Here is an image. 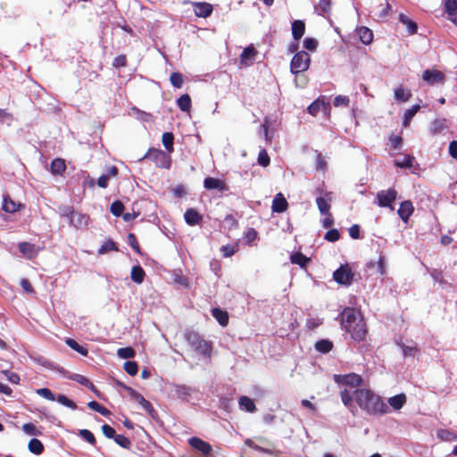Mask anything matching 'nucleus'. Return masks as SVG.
Masks as SVG:
<instances>
[{
    "label": "nucleus",
    "mask_w": 457,
    "mask_h": 457,
    "mask_svg": "<svg viewBox=\"0 0 457 457\" xmlns=\"http://www.w3.org/2000/svg\"><path fill=\"white\" fill-rule=\"evenodd\" d=\"M354 396L359 407L369 415L380 416L389 411V408L383 399L370 389H356Z\"/></svg>",
    "instance_id": "1"
},
{
    "label": "nucleus",
    "mask_w": 457,
    "mask_h": 457,
    "mask_svg": "<svg viewBox=\"0 0 457 457\" xmlns=\"http://www.w3.org/2000/svg\"><path fill=\"white\" fill-rule=\"evenodd\" d=\"M341 325L354 341H362L366 335V325L360 311L345 308L341 313Z\"/></svg>",
    "instance_id": "2"
},
{
    "label": "nucleus",
    "mask_w": 457,
    "mask_h": 457,
    "mask_svg": "<svg viewBox=\"0 0 457 457\" xmlns=\"http://www.w3.org/2000/svg\"><path fill=\"white\" fill-rule=\"evenodd\" d=\"M311 58L305 51L296 53L291 60L290 71L293 74L303 72L309 69Z\"/></svg>",
    "instance_id": "3"
},
{
    "label": "nucleus",
    "mask_w": 457,
    "mask_h": 457,
    "mask_svg": "<svg viewBox=\"0 0 457 457\" xmlns=\"http://www.w3.org/2000/svg\"><path fill=\"white\" fill-rule=\"evenodd\" d=\"M124 390L150 415L152 419H158V413L154 408L153 404L148 400H146L140 393L136 391L131 386H124Z\"/></svg>",
    "instance_id": "4"
},
{
    "label": "nucleus",
    "mask_w": 457,
    "mask_h": 457,
    "mask_svg": "<svg viewBox=\"0 0 457 457\" xmlns=\"http://www.w3.org/2000/svg\"><path fill=\"white\" fill-rule=\"evenodd\" d=\"M145 158H147L154 162L155 165L159 168L169 169L170 167V156L169 155V154H166L162 150L151 149L145 155Z\"/></svg>",
    "instance_id": "5"
},
{
    "label": "nucleus",
    "mask_w": 457,
    "mask_h": 457,
    "mask_svg": "<svg viewBox=\"0 0 457 457\" xmlns=\"http://www.w3.org/2000/svg\"><path fill=\"white\" fill-rule=\"evenodd\" d=\"M316 204L319 211L322 215H328L330 211V203L333 200V193L323 191L321 188L317 189Z\"/></svg>",
    "instance_id": "6"
},
{
    "label": "nucleus",
    "mask_w": 457,
    "mask_h": 457,
    "mask_svg": "<svg viewBox=\"0 0 457 457\" xmlns=\"http://www.w3.org/2000/svg\"><path fill=\"white\" fill-rule=\"evenodd\" d=\"M397 197V192L393 188L381 190L377 193V204L379 207H388L394 209L392 204Z\"/></svg>",
    "instance_id": "7"
},
{
    "label": "nucleus",
    "mask_w": 457,
    "mask_h": 457,
    "mask_svg": "<svg viewBox=\"0 0 457 457\" xmlns=\"http://www.w3.org/2000/svg\"><path fill=\"white\" fill-rule=\"evenodd\" d=\"M212 345H190V350H188V357L196 359L198 361L202 359L208 360L211 356Z\"/></svg>",
    "instance_id": "8"
},
{
    "label": "nucleus",
    "mask_w": 457,
    "mask_h": 457,
    "mask_svg": "<svg viewBox=\"0 0 457 457\" xmlns=\"http://www.w3.org/2000/svg\"><path fill=\"white\" fill-rule=\"evenodd\" d=\"M333 278L338 284L349 286L353 280V274L347 265L341 266L334 271Z\"/></svg>",
    "instance_id": "9"
},
{
    "label": "nucleus",
    "mask_w": 457,
    "mask_h": 457,
    "mask_svg": "<svg viewBox=\"0 0 457 457\" xmlns=\"http://www.w3.org/2000/svg\"><path fill=\"white\" fill-rule=\"evenodd\" d=\"M422 79L428 85L443 84L445 82V75L437 70H425L422 73Z\"/></svg>",
    "instance_id": "10"
},
{
    "label": "nucleus",
    "mask_w": 457,
    "mask_h": 457,
    "mask_svg": "<svg viewBox=\"0 0 457 457\" xmlns=\"http://www.w3.org/2000/svg\"><path fill=\"white\" fill-rule=\"evenodd\" d=\"M188 443L192 448L201 453L204 457H208L212 451V445L199 437H191Z\"/></svg>",
    "instance_id": "11"
},
{
    "label": "nucleus",
    "mask_w": 457,
    "mask_h": 457,
    "mask_svg": "<svg viewBox=\"0 0 457 457\" xmlns=\"http://www.w3.org/2000/svg\"><path fill=\"white\" fill-rule=\"evenodd\" d=\"M330 110V104L320 98L308 106L309 113L313 116L317 115L320 112H322L325 115L328 116Z\"/></svg>",
    "instance_id": "12"
},
{
    "label": "nucleus",
    "mask_w": 457,
    "mask_h": 457,
    "mask_svg": "<svg viewBox=\"0 0 457 457\" xmlns=\"http://www.w3.org/2000/svg\"><path fill=\"white\" fill-rule=\"evenodd\" d=\"M62 372L65 375V377L68 379L76 381L77 383H79V384H80V385L89 388L95 394H97V389L96 388L94 384L87 377H85L83 375H80V374L69 373V372H67V371H65L63 370H62Z\"/></svg>",
    "instance_id": "13"
},
{
    "label": "nucleus",
    "mask_w": 457,
    "mask_h": 457,
    "mask_svg": "<svg viewBox=\"0 0 457 457\" xmlns=\"http://www.w3.org/2000/svg\"><path fill=\"white\" fill-rule=\"evenodd\" d=\"M413 212H414L413 204L409 200L403 201V203H401L400 207L397 211L398 215L400 216V218L402 219V220L404 223L408 222V220H409L410 217L412 215Z\"/></svg>",
    "instance_id": "14"
},
{
    "label": "nucleus",
    "mask_w": 457,
    "mask_h": 457,
    "mask_svg": "<svg viewBox=\"0 0 457 457\" xmlns=\"http://www.w3.org/2000/svg\"><path fill=\"white\" fill-rule=\"evenodd\" d=\"M89 217L86 214L71 212L70 223L77 228H82L88 225Z\"/></svg>",
    "instance_id": "15"
},
{
    "label": "nucleus",
    "mask_w": 457,
    "mask_h": 457,
    "mask_svg": "<svg viewBox=\"0 0 457 457\" xmlns=\"http://www.w3.org/2000/svg\"><path fill=\"white\" fill-rule=\"evenodd\" d=\"M194 12L197 17L207 18L212 12V5L208 3H193Z\"/></svg>",
    "instance_id": "16"
},
{
    "label": "nucleus",
    "mask_w": 457,
    "mask_h": 457,
    "mask_svg": "<svg viewBox=\"0 0 457 457\" xmlns=\"http://www.w3.org/2000/svg\"><path fill=\"white\" fill-rule=\"evenodd\" d=\"M257 54V51L253 46L245 47L240 54V63L244 66L250 65Z\"/></svg>",
    "instance_id": "17"
},
{
    "label": "nucleus",
    "mask_w": 457,
    "mask_h": 457,
    "mask_svg": "<svg viewBox=\"0 0 457 457\" xmlns=\"http://www.w3.org/2000/svg\"><path fill=\"white\" fill-rule=\"evenodd\" d=\"M24 208V205L14 202L9 195H4L3 199L2 210L8 213H14Z\"/></svg>",
    "instance_id": "18"
},
{
    "label": "nucleus",
    "mask_w": 457,
    "mask_h": 457,
    "mask_svg": "<svg viewBox=\"0 0 457 457\" xmlns=\"http://www.w3.org/2000/svg\"><path fill=\"white\" fill-rule=\"evenodd\" d=\"M204 186L208 190L217 189L223 192L227 189L226 184L223 180L211 177L204 179Z\"/></svg>",
    "instance_id": "19"
},
{
    "label": "nucleus",
    "mask_w": 457,
    "mask_h": 457,
    "mask_svg": "<svg viewBox=\"0 0 457 457\" xmlns=\"http://www.w3.org/2000/svg\"><path fill=\"white\" fill-rule=\"evenodd\" d=\"M288 204L281 193L275 195L272 202V211L274 212H284L287 209Z\"/></svg>",
    "instance_id": "20"
},
{
    "label": "nucleus",
    "mask_w": 457,
    "mask_h": 457,
    "mask_svg": "<svg viewBox=\"0 0 457 457\" xmlns=\"http://www.w3.org/2000/svg\"><path fill=\"white\" fill-rule=\"evenodd\" d=\"M19 250L27 259H32L37 254L35 245L29 242L20 243Z\"/></svg>",
    "instance_id": "21"
},
{
    "label": "nucleus",
    "mask_w": 457,
    "mask_h": 457,
    "mask_svg": "<svg viewBox=\"0 0 457 457\" xmlns=\"http://www.w3.org/2000/svg\"><path fill=\"white\" fill-rule=\"evenodd\" d=\"M184 219L188 225L195 226L202 221L203 217L195 209L189 208L184 213Z\"/></svg>",
    "instance_id": "22"
},
{
    "label": "nucleus",
    "mask_w": 457,
    "mask_h": 457,
    "mask_svg": "<svg viewBox=\"0 0 457 457\" xmlns=\"http://www.w3.org/2000/svg\"><path fill=\"white\" fill-rule=\"evenodd\" d=\"M407 397L404 394H399L388 398V403L394 410H400L405 404Z\"/></svg>",
    "instance_id": "23"
},
{
    "label": "nucleus",
    "mask_w": 457,
    "mask_h": 457,
    "mask_svg": "<svg viewBox=\"0 0 457 457\" xmlns=\"http://www.w3.org/2000/svg\"><path fill=\"white\" fill-rule=\"evenodd\" d=\"M445 10L450 20L457 26V0H445Z\"/></svg>",
    "instance_id": "24"
},
{
    "label": "nucleus",
    "mask_w": 457,
    "mask_h": 457,
    "mask_svg": "<svg viewBox=\"0 0 457 457\" xmlns=\"http://www.w3.org/2000/svg\"><path fill=\"white\" fill-rule=\"evenodd\" d=\"M360 40L364 45H370L373 41V32L367 27H361L357 29Z\"/></svg>",
    "instance_id": "25"
},
{
    "label": "nucleus",
    "mask_w": 457,
    "mask_h": 457,
    "mask_svg": "<svg viewBox=\"0 0 457 457\" xmlns=\"http://www.w3.org/2000/svg\"><path fill=\"white\" fill-rule=\"evenodd\" d=\"M238 403L240 408L247 412H253L256 410L253 400L248 396H241L238 400Z\"/></svg>",
    "instance_id": "26"
},
{
    "label": "nucleus",
    "mask_w": 457,
    "mask_h": 457,
    "mask_svg": "<svg viewBox=\"0 0 457 457\" xmlns=\"http://www.w3.org/2000/svg\"><path fill=\"white\" fill-rule=\"evenodd\" d=\"M305 25L302 21H295L292 23V35L295 40H299L304 34Z\"/></svg>",
    "instance_id": "27"
},
{
    "label": "nucleus",
    "mask_w": 457,
    "mask_h": 457,
    "mask_svg": "<svg viewBox=\"0 0 457 457\" xmlns=\"http://www.w3.org/2000/svg\"><path fill=\"white\" fill-rule=\"evenodd\" d=\"M399 21L401 23L406 26L407 33L409 35H413L417 32V24L403 13L399 14Z\"/></svg>",
    "instance_id": "28"
},
{
    "label": "nucleus",
    "mask_w": 457,
    "mask_h": 457,
    "mask_svg": "<svg viewBox=\"0 0 457 457\" xmlns=\"http://www.w3.org/2000/svg\"><path fill=\"white\" fill-rule=\"evenodd\" d=\"M446 128V120L445 119H436L434 120L429 126V132L432 135H436L443 131Z\"/></svg>",
    "instance_id": "29"
},
{
    "label": "nucleus",
    "mask_w": 457,
    "mask_h": 457,
    "mask_svg": "<svg viewBox=\"0 0 457 457\" xmlns=\"http://www.w3.org/2000/svg\"><path fill=\"white\" fill-rule=\"evenodd\" d=\"M362 378L356 373L345 374V385L352 387L360 386L362 384Z\"/></svg>",
    "instance_id": "30"
},
{
    "label": "nucleus",
    "mask_w": 457,
    "mask_h": 457,
    "mask_svg": "<svg viewBox=\"0 0 457 457\" xmlns=\"http://www.w3.org/2000/svg\"><path fill=\"white\" fill-rule=\"evenodd\" d=\"M28 448L30 453H32L36 455L41 454L45 450V447H44V445L42 444V442L37 438H32L29 440V444H28Z\"/></svg>",
    "instance_id": "31"
},
{
    "label": "nucleus",
    "mask_w": 457,
    "mask_h": 457,
    "mask_svg": "<svg viewBox=\"0 0 457 457\" xmlns=\"http://www.w3.org/2000/svg\"><path fill=\"white\" fill-rule=\"evenodd\" d=\"M212 316L217 320V321L221 326H226L228 322V312L225 311H222L219 308H214L212 311Z\"/></svg>",
    "instance_id": "32"
},
{
    "label": "nucleus",
    "mask_w": 457,
    "mask_h": 457,
    "mask_svg": "<svg viewBox=\"0 0 457 457\" xmlns=\"http://www.w3.org/2000/svg\"><path fill=\"white\" fill-rule=\"evenodd\" d=\"M66 169L65 162L62 159H54L51 163V172L54 175L62 174Z\"/></svg>",
    "instance_id": "33"
},
{
    "label": "nucleus",
    "mask_w": 457,
    "mask_h": 457,
    "mask_svg": "<svg viewBox=\"0 0 457 457\" xmlns=\"http://www.w3.org/2000/svg\"><path fill=\"white\" fill-rule=\"evenodd\" d=\"M145 271L141 266L136 265L131 270V279L137 283L141 284L145 278Z\"/></svg>",
    "instance_id": "34"
},
{
    "label": "nucleus",
    "mask_w": 457,
    "mask_h": 457,
    "mask_svg": "<svg viewBox=\"0 0 457 457\" xmlns=\"http://www.w3.org/2000/svg\"><path fill=\"white\" fill-rule=\"evenodd\" d=\"M414 157L409 154H404L402 158L395 161V166L399 168H411L413 165Z\"/></svg>",
    "instance_id": "35"
},
{
    "label": "nucleus",
    "mask_w": 457,
    "mask_h": 457,
    "mask_svg": "<svg viewBox=\"0 0 457 457\" xmlns=\"http://www.w3.org/2000/svg\"><path fill=\"white\" fill-rule=\"evenodd\" d=\"M178 106L183 112H189L191 108V98L187 94L182 95L177 100Z\"/></svg>",
    "instance_id": "36"
},
{
    "label": "nucleus",
    "mask_w": 457,
    "mask_h": 457,
    "mask_svg": "<svg viewBox=\"0 0 457 457\" xmlns=\"http://www.w3.org/2000/svg\"><path fill=\"white\" fill-rule=\"evenodd\" d=\"M173 140H174V137H173L172 133L165 132V133L162 134V142L165 149L169 153H172L173 150H174V148H173Z\"/></svg>",
    "instance_id": "37"
},
{
    "label": "nucleus",
    "mask_w": 457,
    "mask_h": 457,
    "mask_svg": "<svg viewBox=\"0 0 457 457\" xmlns=\"http://www.w3.org/2000/svg\"><path fill=\"white\" fill-rule=\"evenodd\" d=\"M395 100L399 101V102H407L411 96V94L410 91H406L403 87H397L395 90Z\"/></svg>",
    "instance_id": "38"
},
{
    "label": "nucleus",
    "mask_w": 457,
    "mask_h": 457,
    "mask_svg": "<svg viewBox=\"0 0 457 457\" xmlns=\"http://www.w3.org/2000/svg\"><path fill=\"white\" fill-rule=\"evenodd\" d=\"M341 400L347 408H353V395L347 389H344L340 393Z\"/></svg>",
    "instance_id": "39"
},
{
    "label": "nucleus",
    "mask_w": 457,
    "mask_h": 457,
    "mask_svg": "<svg viewBox=\"0 0 457 457\" xmlns=\"http://www.w3.org/2000/svg\"><path fill=\"white\" fill-rule=\"evenodd\" d=\"M79 435L81 438H83L85 441H87L91 445H96V439L94 436V434L88 430V429H80L79 430Z\"/></svg>",
    "instance_id": "40"
},
{
    "label": "nucleus",
    "mask_w": 457,
    "mask_h": 457,
    "mask_svg": "<svg viewBox=\"0 0 457 457\" xmlns=\"http://www.w3.org/2000/svg\"><path fill=\"white\" fill-rule=\"evenodd\" d=\"M112 251H118V248L113 241L107 240L98 249V254H100V255L105 254Z\"/></svg>",
    "instance_id": "41"
},
{
    "label": "nucleus",
    "mask_w": 457,
    "mask_h": 457,
    "mask_svg": "<svg viewBox=\"0 0 457 457\" xmlns=\"http://www.w3.org/2000/svg\"><path fill=\"white\" fill-rule=\"evenodd\" d=\"M22 430L29 436H41L42 432L33 423H25L22 425Z\"/></svg>",
    "instance_id": "42"
},
{
    "label": "nucleus",
    "mask_w": 457,
    "mask_h": 457,
    "mask_svg": "<svg viewBox=\"0 0 457 457\" xmlns=\"http://www.w3.org/2000/svg\"><path fill=\"white\" fill-rule=\"evenodd\" d=\"M113 440L117 445L121 446L124 449H130L131 447V441L123 435H115Z\"/></svg>",
    "instance_id": "43"
},
{
    "label": "nucleus",
    "mask_w": 457,
    "mask_h": 457,
    "mask_svg": "<svg viewBox=\"0 0 457 457\" xmlns=\"http://www.w3.org/2000/svg\"><path fill=\"white\" fill-rule=\"evenodd\" d=\"M323 323V320L320 317L310 316L306 320V328L313 330Z\"/></svg>",
    "instance_id": "44"
},
{
    "label": "nucleus",
    "mask_w": 457,
    "mask_h": 457,
    "mask_svg": "<svg viewBox=\"0 0 457 457\" xmlns=\"http://www.w3.org/2000/svg\"><path fill=\"white\" fill-rule=\"evenodd\" d=\"M124 370L129 375L135 376L138 372V365L136 361H127L124 363Z\"/></svg>",
    "instance_id": "45"
},
{
    "label": "nucleus",
    "mask_w": 457,
    "mask_h": 457,
    "mask_svg": "<svg viewBox=\"0 0 457 457\" xmlns=\"http://www.w3.org/2000/svg\"><path fill=\"white\" fill-rule=\"evenodd\" d=\"M170 80L174 87L180 88L183 85V75L179 72H173L170 74Z\"/></svg>",
    "instance_id": "46"
},
{
    "label": "nucleus",
    "mask_w": 457,
    "mask_h": 457,
    "mask_svg": "<svg viewBox=\"0 0 457 457\" xmlns=\"http://www.w3.org/2000/svg\"><path fill=\"white\" fill-rule=\"evenodd\" d=\"M55 400H57V402L60 403L61 404H62L68 408H71V410L77 409V404L64 395H58V396H57V398H55Z\"/></svg>",
    "instance_id": "47"
},
{
    "label": "nucleus",
    "mask_w": 457,
    "mask_h": 457,
    "mask_svg": "<svg viewBox=\"0 0 457 457\" xmlns=\"http://www.w3.org/2000/svg\"><path fill=\"white\" fill-rule=\"evenodd\" d=\"M117 353L122 359H129L135 356L136 352L132 347L127 346L124 348H120Z\"/></svg>",
    "instance_id": "48"
},
{
    "label": "nucleus",
    "mask_w": 457,
    "mask_h": 457,
    "mask_svg": "<svg viewBox=\"0 0 457 457\" xmlns=\"http://www.w3.org/2000/svg\"><path fill=\"white\" fill-rule=\"evenodd\" d=\"M309 259L301 253H296L291 255V262L295 264H298L301 267H304Z\"/></svg>",
    "instance_id": "49"
},
{
    "label": "nucleus",
    "mask_w": 457,
    "mask_h": 457,
    "mask_svg": "<svg viewBox=\"0 0 457 457\" xmlns=\"http://www.w3.org/2000/svg\"><path fill=\"white\" fill-rule=\"evenodd\" d=\"M330 10V2L328 0H320L319 4L316 6V12L320 15H324Z\"/></svg>",
    "instance_id": "50"
},
{
    "label": "nucleus",
    "mask_w": 457,
    "mask_h": 457,
    "mask_svg": "<svg viewBox=\"0 0 457 457\" xmlns=\"http://www.w3.org/2000/svg\"><path fill=\"white\" fill-rule=\"evenodd\" d=\"M350 104V99L348 96H337L335 98H334V102H333V104L335 107H341V106H345L347 107Z\"/></svg>",
    "instance_id": "51"
},
{
    "label": "nucleus",
    "mask_w": 457,
    "mask_h": 457,
    "mask_svg": "<svg viewBox=\"0 0 457 457\" xmlns=\"http://www.w3.org/2000/svg\"><path fill=\"white\" fill-rule=\"evenodd\" d=\"M400 345L402 346L403 354L405 357H414L419 353V349L416 346H410L406 345Z\"/></svg>",
    "instance_id": "52"
},
{
    "label": "nucleus",
    "mask_w": 457,
    "mask_h": 457,
    "mask_svg": "<svg viewBox=\"0 0 457 457\" xmlns=\"http://www.w3.org/2000/svg\"><path fill=\"white\" fill-rule=\"evenodd\" d=\"M431 277L433 279L440 284L442 287H445L446 286H449V283L444 278L443 274L441 271L434 270L431 272Z\"/></svg>",
    "instance_id": "53"
},
{
    "label": "nucleus",
    "mask_w": 457,
    "mask_h": 457,
    "mask_svg": "<svg viewBox=\"0 0 457 457\" xmlns=\"http://www.w3.org/2000/svg\"><path fill=\"white\" fill-rule=\"evenodd\" d=\"M124 206L120 201H115L111 205V212L116 217L121 215Z\"/></svg>",
    "instance_id": "54"
},
{
    "label": "nucleus",
    "mask_w": 457,
    "mask_h": 457,
    "mask_svg": "<svg viewBox=\"0 0 457 457\" xmlns=\"http://www.w3.org/2000/svg\"><path fill=\"white\" fill-rule=\"evenodd\" d=\"M245 444L249 446L250 448L255 450V451H259V452H262V453H269L270 455H272V452L270 450H268V449H265L262 446H259L258 445H256L252 439L250 438H247L245 441Z\"/></svg>",
    "instance_id": "55"
},
{
    "label": "nucleus",
    "mask_w": 457,
    "mask_h": 457,
    "mask_svg": "<svg viewBox=\"0 0 457 457\" xmlns=\"http://www.w3.org/2000/svg\"><path fill=\"white\" fill-rule=\"evenodd\" d=\"M258 163L261 166L267 167L270 164V157L266 152V150H262L258 155Z\"/></svg>",
    "instance_id": "56"
},
{
    "label": "nucleus",
    "mask_w": 457,
    "mask_h": 457,
    "mask_svg": "<svg viewBox=\"0 0 457 457\" xmlns=\"http://www.w3.org/2000/svg\"><path fill=\"white\" fill-rule=\"evenodd\" d=\"M37 395H41L42 397H44L49 401H55V396L49 388L37 389Z\"/></svg>",
    "instance_id": "57"
},
{
    "label": "nucleus",
    "mask_w": 457,
    "mask_h": 457,
    "mask_svg": "<svg viewBox=\"0 0 457 457\" xmlns=\"http://www.w3.org/2000/svg\"><path fill=\"white\" fill-rule=\"evenodd\" d=\"M102 432L107 438H114L116 432L115 429L108 424L102 426Z\"/></svg>",
    "instance_id": "58"
},
{
    "label": "nucleus",
    "mask_w": 457,
    "mask_h": 457,
    "mask_svg": "<svg viewBox=\"0 0 457 457\" xmlns=\"http://www.w3.org/2000/svg\"><path fill=\"white\" fill-rule=\"evenodd\" d=\"M325 239H327L329 242H336L339 239V232L337 229H329L326 235Z\"/></svg>",
    "instance_id": "59"
},
{
    "label": "nucleus",
    "mask_w": 457,
    "mask_h": 457,
    "mask_svg": "<svg viewBox=\"0 0 457 457\" xmlns=\"http://www.w3.org/2000/svg\"><path fill=\"white\" fill-rule=\"evenodd\" d=\"M318 46L317 41L314 38L307 37L303 40V46L307 50L314 51Z\"/></svg>",
    "instance_id": "60"
},
{
    "label": "nucleus",
    "mask_w": 457,
    "mask_h": 457,
    "mask_svg": "<svg viewBox=\"0 0 457 457\" xmlns=\"http://www.w3.org/2000/svg\"><path fill=\"white\" fill-rule=\"evenodd\" d=\"M420 104H414L405 111L404 116L407 117V119L411 120L415 116V114L420 111Z\"/></svg>",
    "instance_id": "61"
},
{
    "label": "nucleus",
    "mask_w": 457,
    "mask_h": 457,
    "mask_svg": "<svg viewBox=\"0 0 457 457\" xmlns=\"http://www.w3.org/2000/svg\"><path fill=\"white\" fill-rule=\"evenodd\" d=\"M35 361L38 364H40V365H42L44 367L50 368V369L54 368V364L49 360H47L46 358H45L43 356L35 357Z\"/></svg>",
    "instance_id": "62"
},
{
    "label": "nucleus",
    "mask_w": 457,
    "mask_h": 457,
    "mask_svg": "<svg viewBox=\"0 0 457 457\" xmlns=\"http://www.w3.org/2000/svg\"><path fill=\"white\" fill-rule=\"evenodd\" d=\"M389 141L392 147L395 149H398L402 145V137L400 136H391Z\"/></svg>",
    "instance_id": "63"
},
{
    "label": "nucleus",
    "mask_w": 457,
    "mask_h": 457,
    "mask_svg": "<svg viewBox=\"0 0 457 457\" xmlns=\"http://www.w3.org/2000/svg\"><path fill=\"white\" fill-rule=\"evenodd\" d=\"M4 374L6 375L7 379L11 383H12V384H19V382H20V376L17 373L6 370V371H4Z\"/></svg>",
    "instance_id": "64"
}]
</instances>
